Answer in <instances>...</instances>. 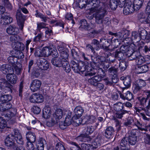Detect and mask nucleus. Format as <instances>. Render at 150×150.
Here are the masks:
<instances>
[{"mask_svg":"<svg viewBox=\"0 0 150 150\" xmlns=\"http://www.w3.org/2000/svg\"><path fill=\"white\" fill-rule=\"evenodd\" d=\"M7 126L6 121L1 117H0V128L3 129Z\"/></svg>","mask_w":150,"mask_h":150,"instance_id":"nucleus-47","label":"nucleus"},{"mask_svg":"<svg viewBox=\"0 0 150 150\" xmlns=\"http://www.w3.org/2000/svg\"><path fill=\"white\" fill-rule=\"evenodd\" d=\"M94 130L93 127L92 126H87L84 130V132L85 134L88 135L92 134Z\"/></svg>","mask_w":150,"mask_h":150,"instance_id":"nucleus-39","label":"nucleus"},{"mask_svg":"<svg viewBox=\"0 0 150 150\" xmlns=\"http://www.w3.org/2000/svg\"><path fill=\"white\" fill-rule=\"evenodd\" d=\"M124 56V54L120 51L117 50L115 53V57L117 58H119L120 59L121 58H123Z\"/></svg>","mask_w":150,"mask_h":150,"instance_id":"nucleus-53","label":"nucleus"},{"mask_svg":"<svg viewBox=\"0 0 150 150\" xmlns=\"http://www.w3.org/2000/svg\"><path fill=\"white\" fill-rule=\"evenodd\" d=\"M51 62L52 64L56 67H60L62 66L67 72L69 73L71 71L70 66L68 62H64L60 58H53Z\"/></svg>","mask_w":150,"mask_h":150,"instance_id":"nucleus-4","label":"nucleus"},{"mask_svg":"<svg viewBox=\"0 0 150 150\" xmlns=\"http://www.w3.org/2000/svg\"><path fill=\"white\" fill-rule=\"evenodd\" d=\"M63 114H64V111L63 112L61 109L59 108L57 109L53 114L52 116L51 117V121L52 122L51 125L58 123L59 120L62 118Z\"/></svg>","mask_w":150,"mask_h":150,"instance_id":"nucleus-7","label":"nucleus"},{"mask_svg":"<svg viewBox=\"0 0 150 150\" xmlns=\"http://www.w3.org/2000/svg\"><path fill=\"white\" fill-rule=\"evenodd\" d=\"M144 1V0H134L132 4L135 11H137L142 7Z\"/></svg>","mask_w":150,"mask_h":150,"instance_id":"nucleus-28","label":"nucleus"},{"mask_svg":"<svg viewBox=\"0 0 150 150\" xmlns=\"http://www.w3.org/2000/svg\"><path fill=\"white\" fill-rule=\"evenodd\" d=\"M12 18L8 16H3L0 19V23L3 24H7L12 22Z\"/></svg>","mask_w":150,"mask_h":150,"instance_id":"nucleus-22","label":"nucleus"},{"mask_svg":"<svg viewBox=\"0 0 150 150\" xmlns=\"http://www.w3.org/2000/svg\"><path fill=\"white\" fill-rule=\"evenodd\" d=\"M120 97L123 100H131L133 98V96L132 93L129 91H127L125 95L121 93L120 94Z\"/></svg>","mask_w":150,"mask_h":150,"instance_id":"nucleus-25","label":"nucleus"},{"mask_svg":"<svg viewBox=\"0 0 150 150\" xmlns=\"http://www.w3.org/2000/svg\"><path fill=\"white\" fill-rule=\"evenodd\" d=\"M87 135L86 134H82L77 138V139L78 141L85 142L86 141Z\"/></svg>","mask_w":150,"mask_h":150,"instance_id":"nucleus-51","label":"nucleus"},{"mask_svg":"<svg viewBox=\"0 0 150 150\" xmlns=\"http://www.w3.org/2000/svg\"><path fill=\"white\" fill-rule=\"evenodd\" d=\"M128 32L127 30L124 29L121 32L116 33V37H118V38H123L124 37V34H126Z\"/></svg>","mask_w":150,"mask_h":150,"instance_id":"nucleus-50","label":"nucleus"},{"mask_svg":"<svg viewBox=\"0 0 150 150\" xmlns=\"http://www.w3.org/2000/svg\"><path fill=\"white\" fill-rule=\"evenodd\" d=\"M92 6L90 9L91 13H94L93 17L95 22L98 24H107L109 22V18L104 16L107 14V11L105 8L101 6L100 0H92L89 1L88 4Z\"/></svg>","mask_w":150,"mask_h":150,"instance_id":"nucleus-1","label":"nucleus"},{"mask_svg":"<svg viewBox=\"0 0 150 150\" xmlns=\"http://www.w3.org/2000/svg\"><path fill=\"white\" fill-rule=\"evenodd\" d=\"M60 56L61 59L64 62H67V59H68L69 54L67 50H64L60 52Z\"/></svg>","mask_w":150,"mask_h":150,"instance_id":"nucleus-34","label":"nucleus"},{"mask_svg":"<svg viewBox=\"0 0 150 150\" xmlns=\"http://www.w3.org/2000/svg\"><path fill=\"white\" fill-rule=\"evenodd\" d=\"M71 112L69 110H64V115L66 116L63 124L64 126H68L73 122V119L71 118Z\"/></svg>","mask_w":150,"mask_h":150,"instance_id":"nucleus-10","label":"nucleus"},{"mask_svg":"<svg viewBox=\"0 0 150 150\" xmlns=\"http://www.w3.org/2000/svg\"><path fill=\"white\" fill-rule=\"evenodd\" d=\"M43 34L40 33L38 34L37 36H35L33 38V41L34 42L39 41L42 39L43 36Z\"/></svg>","mask_w":150,"mask_h":150,"instance_id":"nucleus-57","label":"nucleus"},{"mask_svg":"<svg viewBox=\"0 0 150 150\" xmlns=\"http://www.w3.org/2000/svg\"><path fill=\"white\" fill-rule=\"evenodd\" d=\"M22 51H16L15 52L16 54L14 55L16 58L21 59L23 58L24 57V55Z\"/></svg>","mask_w":150,"mask_h":150,"instance_id":"nucleus-56","label":"nucleus"},{"mask_svg":"<svg viewBox=\"0 0 150 150\" xmlns=\"http://www.w3.org/2000/svg\"><path fill=\"white\" fill-rule=\"evenodd\" d=\"M127 137L124 138L120 142V150H129V144Z\"/></svg>","mask_w":150,"mask_h":150,"instance_id":"nucleus-20","label":"nucleus"},{"mask_svg":"<svg viewBox=\"0 0 150 150\" xmlns=\"http://www.w3.org/2000/svg\"><path fill=\"white\" fill-rule=\"evenodd\" d=\"M119 67L121 71H124L126 68L125 62H120L119 64Z\"/></svg>","mask_w":150,"mask_h":150,"instance_id":"nucleus-60","label":"nucleus"},{"mask_svg":"<svg viewBox=\"0 0 150 150\" xmlns=\"http://www.w3.org/2000/svg\"><path fill=\"white\" fill-rule=\"evenodd\" d=\"M98 75L93 76L88 80V82L95 86H96V85L102 80V78L104 77L98 73Z\"/></svg>","mask_w":150,"mask_h":150,"instance_id":"nucleus-14","label":"nucleus"},{"mask_svg":"<svg viewBox=\"0 0 150 150\" xmlns=\"http://www.w3.org/2000/svg\"><path fill=\"white\" fill-rule=\"evenodd\" d=\"M128 113V111L125 110H123L120 111H117L115 114L116 117L119 119H121L123 117V115L125 113Z\"/></svg>","mask_w":150,"mask_h":150,"instance_id":"nucleus-45","label":"nucleus"},{"mask_svg":"<svg viewBox=\"0 0 150 150\" xmlns=\"http://www.w3.org/2000/svg\"><path fill=\"white\" fill-rule=\"evenodd\" d=\"M70 64L73 70L76 73H78L79 71V67L78 63L74 61H71Z\"/></svg>","mask_w":150,"mask_h":150,"instance_id":"nucleus-36","label":"nucleus"},{"mask_svg":"<svg viewBox=\"0 0 150 150\" xmlns=\"http://www.w3.org/2000/svg\"><path fill=\"white\" fill-rule=\"evenodd\" d=\"M51 115L50 108L48 106L45 107L43 110V117L45 119H49Z\"/></svg>","mask_w":150,"mask_h":150,"instance_id":"nucleus-27","label":"nucleus"},{"mask_svg":"<svg viewBox=\"0 0 150 150\" xmlns=\"http://www.w3.org/2000/svg\"><path fill=\"white\" fill-rule=\"evenodd\" d=\"M13 132L14 134L9 135L6 137L5 141V144L7 146L11 147L14 150H18V147H23L22 145L16 147L13 139L15 138L17 143L21 145L24 144V142L18 130L14 129Z\"/></svg>","mask_w":150,"mask_h":150,"instance_id":"nucleus-2","label":"nucleus"},{"mask_svg":"<svg viewBox=\"0 0 150 150\" xmlns=\"http://www.w3.org/2000/svg\"><path fill=\"white\" fill-rule=\"evenodd\" d=\"M80 1L79 5L80 8H81L85 7L86 4H88V3H87V0H80Z\"/></svg>","mask_w":150,"mask_h":150,"instance_id":"nucleus-59","label":"nucleus"},{"mask_svg":"<svg viewBox=\"0 0 150 150\" xmlns=\"http://www.w3.org/2000/svg\"><path fill=\"white\" fill-rule=\"evenodd\" d=\"M45 35L47 36H50L52 34V31L50 26H48L45 29Z\"/></svg>","mask_w":150,"mask_h":150,"instance_id":"nucleus-58","label":"nucleus"},{"mask_svg":"<svg viewBox=\"0 0 150 150\" xmlns=\"http://www.w3.org/2000/svg\"><path fill=\"white\" fill-rule=\"evenodd\" d=\"M101 143V140L100 138H97L95 139L91 145L93 146V150L99 147L100 146Z\"/></svg>","mask_w":150,"mask_h":150,"instance_id":"nucleus-32","label":"nucleus"},{"mask_svg":"<svg viewBox=\"0 0 150 150\" xmlns=\"http://www.w3.org/2000/svg\"><path fill=\"white\" fill-rule=\"evenodd\" d=\"M127 138L129 144L131 145H134L137 142V138L136 136H129Z\"/></svg>","mask_w":150,"mask_h":150,"instance_id":"nucleus-38","label":"nucleus"},{"mask_svg":"<svg viewBox=\"0 0 150 150\" xmlns=\"http://www.w3.org/2000/svg\"><path fill=\"white\" fill-rule=\"evenodd\" d=\"M18 30V28L15 26L10 25L7 28V33L9 34L15 35L16 34Z\"/></svg>","mask_w":150,"mask_h":150,"instance_id":"nucleus-30","label":"nucleus"},{"mask_svg":"<svg viewBox=\"0 0 150 150\" xmlns=\"http://www.w3.org/2000/svg\"><path fill=\"white\" fill-rule=\"evenodd\" d=\"M74 112L76 116L78 117H80L82 115L83 112V110L82 107L81 106H78L76 107L74 110Z\"/></svg>","mask_w":150,"mask_h":150,"instance_id":"nucleus-33","label":"nucleus"},{"mask_svg":"<svg viewBox=\"0 0 150 150\" xmlns=\"http://www.w3.org/2000/svg\"><path fill=\"white\" fill-rule=\"evenodd\" d=\"M118 3L117 0H110V6L112 10H115L118 6Z\"/></svg>","mask_w":150,"mask_h":150,"instance_id":"nucleus-43","label":"nucleus"},{"mask_svg":"<svg viewBox=\"0 0 150 150\" xmlns=\"http://www.w3.org/2000/svg\"><path fill=\"white\" fill-rule=\"evenodd\" d=\"M6 78L7 80L12 84H15L17 82L18 78L14 73L11 74H7Z\"/></svg>","mask_w":150,"mask_h":150,"instance_id":"nucleus-24","label":"nucleus"},{"mask_svg":"<svg viewBox=\"0 0 150 150\" xmlns=\"http://www.w3.org/2000/svg\"><path fill=\"white\" fill-rule=\"evenodd\" d=\"M80 24L82 28L87 30H90L94 27V25L93 24H88L86 21L85 19L81 20L80 21Z\"/></svg>","mask_w":150,"mask_h":150,"instance_id":"nucleus-21","label":"nucleus"},{"mask_svg":"<svg viewBox=\"0 0 150 150\" xmlns=\"http://www.w3.org/2000/svg\"><path fill=\"white\" fill-rule=\"evenodd\" d=\"M134 11H135V10L131 1H126L124 4L123 13L125 15H128L132 13Z\"/></svg>","mask_w":150,"mask_h":150,"instance_id":"nucleus-8","label":"nucleus"},{"mask_svg":"<svg viewBox=\"0 0 150 150\" xmlns=\"http://www.w3.org/2000/svg\"><path fill=\"white\" fill-rule=\"evenodd\" d=\"M80 117H78L76 116H74L72 118L73 120V122H75L77 125H79L81 124L83 125L86 123V119L82 120L81 119L79 118Z\"/></svg>","mask_w":150,"mask_h":150,"instance_id":"nucleus-35","label":"nucleus"},{"mask_svg":"<svg viewBox=\"0 0 150 150\" xmlns=\"http://www.w3.org/2000/svg\"><path fill=\"white\" fill-rule=\"evenodd\" d=\"M10 41L11 42V46L12 47H15V45L19 42L20 38L19 36L16 34L13 35L10 38Z\"/></svg>","mask_w":150,"mask_h":150,"instance_id":"nucleus-26","label":"nucleus"},{"mask_svg":"<svg viewBox=\"0 0 150 150\" xmlns=\"http://www.w3.org/2000/svg\"><path fill=\"white\" fill-rule=\"evenodd\" d=\"M79 71L81 72H85V75L86 76H90L95 75L96 73L97 70L94 69H92L91 65L88 63L86 62L84 64H82L79 67Z\"/></svg>","mask_w":150,"mask_h":150,"instance_id":"nucleus-5","label":"nucleus"},{"mask_svg":"<svg viewBox=\"0 0 150 150\" xmlns=\"http://www.w3.org/2000/svg\"><path fill=\"white\" fill-rule=\"evenodd\" d=\"M145 112L147 115L150 116V98L149 99L148 105L146 106V110Z\"/></svg>","mask_w":150,"mask_h":150,"instance_id":"nucleus-62","label":"nucleus"},{"mask_svg":"<svg viewBox=\"0 0 150 150\" xmlns=\"http://www.w3.org/2000/svg\"><path fill=\"white\" fill-rule=\"evenodd\" d=\"M92 46H94L95 50H97L99 49V43L98 41L96 39H94L92 41Z\"/></svg>","mask_w":150,"mask_h":150,"instance_id":"nucleus-52","label":"nucleus"},{"mask_svg":"<svg viewBox=\"0 0 150 150\" xmlns=\"http://www.w3.org/2000/svg\"><path fill=\"white\" fill-rule=\"evenodd\" d=\"M16 17L18 25L22 29L23 27L24 22L25 20V16L21 12V10H18Z\"/></svg>","mask_w":150,"mask_h":150,"instance_id":"nucleus-12","label":"nucleus"},{"mask_svg":"<svg viewBox=\"0 0 150 150\" xmlns=\"http://www.w3.org/2000/svg\"><path fill=\"white\" fill-rule=\"evenodd\" d=\"M96 120V117L94 116H91L88 117L87 121H86L85 124L92 123L94 122Z\"/></svg>","mask_w":150,"mask_h":150,"instance_id":"nucleus-55","label":"nucleus"},{"mask_svg":"<svg viewBox=\"0 0 150 150\" xmlns=\"http://www.w3.org/2000/svg\"><path fill=\"white\" fill-rule=\"evenodd\" d=\"M38 65L40 69L44 70H47L49 67L47 61L42 58H40L38 61Z\"/></svg>","mask_w":150,"mask_h":150,"instance_id":"nucleus-15","label":"nucleus"},{"mask_svg":"<svg viewBox=\"0 0 150 150\" xmlns=\"http://www.w3.org/2000/svg\"><path fill=\"white\" fill-rule=\"evenodd\" d=\"M32 111L34 113L38 114L40 112L41 109L38 107L35 106L33 107Z\"/></svg>","mask_w":150,"mask_h":150,"instance_id":"nucleus-64","label":"nucleus"},{"mask_svg":"<svg viewBox=\"0 0 150 150\" xmlns=\"http://www.w3.org/2000/svg\"><path fill=\"white\" fill-rule=\"evenodd\" d=\"M41 84V83L40 81L36 79L34 80L31 83V90L34 92L38 91L40 89Z\"/></svg>","mask_w":150,"mask_h":150,"instance_id":"nucleus-16","label":"nucleus"},{"mask_svg":"<svg viewBox=\"0 0 150 150\" xmlns=\"http://www.w3.org/2000/svg\"><path fill=\"white\" fill-rule=\"evenodd\" d=\"M138 18L139 21L142 23L146 24L150 22V14L147 16L145 13H142L139 14Z\"/></svg>","mask_w":150,"mask_h":150,"instance_id":"nucleus-18","label":"nucleus"},{"mask_svg":"<svg viewBox=\"0 0 150 150\" xmlns=\"http://www.w3.org/2000/svg\"><path fill=\"white\" fill-rule=\"evenodd\" d=\"M1 70L2 73L6 74H13L14 73V70L12 67L8 64H3L1 67Z\"/></svg>","mask_w":150,"mask_h":150,"instance_id":"nucleus-17","label":"nucleus"},{"mask_svg":"<svg viewBox=\"0 0 150 150\" xmlns=\"http://www.w3.org/2000/svg\"><path fill=\"white\" fill-rule=\"evenodd\" d=\"M108 70L110 75L111 76H111L112 81H109L108 79H105V83L107 85H111L112 83H116L117 82V71L116 69L113 67L110 68Z\"/></svg>","mask_w":150,"mask_h":150,"instance_id":"nucleus-9","label":"nucleus"},{"mask_svg":"<svg viewBox=\"0 0 150 150\" xmlns=\"http://www.w3.org/2000/svg\"><path fill=\"white\" fill-rule=\"evenodd\" d=\"M142 32L144 33H145L146 34L147 32L145 30H142L140 33H138L136 31L132 32V36L131 37V39L132 40L136 39L138 37H139V36L140 37H141L143 35L142 34Z\"/></svg>","mask_w":150,"mask_h":150,"instance_id":"nucleus-31","label":"nucleus"},{"mask_svg":"<svg viewBox=\"0 0 150 150\" xmlns=\"http://www.w3.org/2000/svg\"><path fill=\"white\" fill-rule=\"evenodd\" d=\"M105 62L102 63V64L100 66V67L98 69V73L102 75L103 76H104L105 75V71L103 70V69L105 70H106L110 67L109 63L113 62L115 60L114 59H112L113 58L110 52H106L105 53Z\"/></svg>","mask_w":150,"mask_h":150,"instance_id":"nucleus-3","label":"nucleus"},{"mask_svg":"<svg viewBox=\"0 0 150 150\" xmlns=\"http://www.w3.org/2000/svg\"><path fill=\"white\" fill-rule=\"evenodd\" d=\"M123 83L124 85L127 88L129 87L131 85L130 78L129 77H126Z\"/></svg>","mask_w":150,"mask_h":150,"instance_id":"nucleus-54","label":"nucleus"},{"mask_svg":"<svg viewBox=\"0 0 150 150\" xmlns=\"http://www.w3.org/2000/svg\"><path fill=\"white\" fill-rule=\"evenodd\" d=\"M124 108L123 104L119 102L114 105V109L117 111H122Z\"/></svg>","mask_w":150,"mask_h":150,"instance_id":"nucleus-42","label":"nucleus"},{"mask_svg":"<svg viewBox=\"0 0 150 150\" xmlns=\"http://www.w3.org/2000/svg\"><path fill=\"white\" fill-rule=\"evenodd\" d=\"M26 138L27 142H35L36 137L35 134L30 132H28L26 134Z\"/></svg>","mask_w":150,"mask_h":150,"instance_id":"nucleus-29","label":"nucleus"},{"mask_svg":"<svg viewBox=\"0 0 150 150\" xmlns=\"http://www.w3.org/2000/svg\"><path fill=\"white\" fill-rule=\"evenodd\" d=\"M47 25L43 22L40 23H37V28L38 30L39 31H40L41 29L45 28L46 29V28H47L48 26H47Z\"/></svg>","mask_w":150,"mask_h":150,"instance_id":"nucleus-48","label":"nucleus"},{"mask_svg":"<svg viewBox=\"0 0 150 150\" xmlns=\"http://www.w3.org/2000/svg\"><path fill=\"white\" fill-rule=\"evenodd\" d=\"M45 142L44 139H41L36 145L37 150H44V143Z\"/></svg>","mask_w":150,"mask_h":150,"instance_id":"nucleus-41","label":"nucleus"},{"mask_svg":"<svg viewBox=\"0 0 150 150\" xmlns=\"http://www.w3.org/2000/svg\"><path fill=\"white\" fill-rule=\"evenodd\" d=\"M138 70L139 71L138 73H145L148 70V67L146 65H143L138 68Z\"/></svg>","mask_w":150,"mask_h":150,"instance_id":"nucleus-46","label":"nucleus"},{"mask_svg":"<svg viewBox=\"0 0 150 150\" xmlns=\"http://www.w3.org/2000/svg\"><path fill=\"white\" fill-rule=\"evenodd\" d=\"M56 150H65L63 145L60 143H58L56 145Z\"/></svg>","mask_w":150,"mask_h":150,"instance_id":"nucleus-63","label":"nucleus"},{"mask_svg":"<svg viewBox=\"0 0 150 150\" xmlns=\"http://www.w3.org/2000/svg\"><path fill=\"white\" fill-rule=\"evenodd\" d=\"M52 56L54 58H56L58 56L59 54L55 47L54 45H53V48H52Z\"/></svg>","mask_w":150,"mask_h":150,"instance_id":"nucleus-61","label":"nucleus"},{"mask_svg":"<svg viewBox=\"0 0 150 150\" xmlns=\"http://www.w3.org/2000/svg\"><path fill=\"white\" fill-rule=\"evenodd\" d=\"M114 131V129L112 127L109 126L105 129L104 136L106 138L110 139L112 137Z\"/></svg>","mask_w":150,"mask_h":150,"instance_id":"nucleus-23","label":"nucleus"},{"mask_svg":"<svg viewBox=\"0 0 150 150\" xmlns=\"http://www.w3.org/2000/svg\"><path fill=\"white\" fill-rule=\"evenodd\" d=\"M13 110H14V112H8V113H7L4 116L6 118V120L8 121L11 120L12 117H13L15 116L16 111V109H11V111H12Z\"/></svg>","mask_w":150,"mask_h":150,"instance_id":"nucleus-40","label":"nucleus"},{"mask_svg":"<svg viewBox=\"0 0 150 150\" xmlns=\"http://www.w3.org/2000/svg\"><path fill=\"white\" fill-rule=\"evenodd\" d=\"M139 100V102L140 105L143 107L146 106H147L148 105V103H147V99L144 97H139L138 98Z\"/></svg>","mask_w":150,"mask_h":150,"instance_id":"nucleus-44","label":"nucleus"},{"mask_svg":"<svg viewBox=\"0 0 150 150\" xmlns=\"http://www.w3.org/2000/svg\"><path fill=\"white\" fill-rule=\"evenodd\" d=\"M16 57L14 55V56H10L8 58V62L12 65L13 66V65H15L17 59H15Z\"/></svg>","mask_w":150,"mask_h":150,"instance_id":"nucleus-49","label":"nucleus"},{"mask_svg":"<svg viewBox=\"0 0 150 150\" xmlns=\"http://www.w3.org/2000/svg\"><path fill=\"white\" fill-rule=\"evenodd\" d=\"M128 59L129 60L135 59L136 64L138 65H142L145 62L144 57L137 51H134L132 53Z\"/></svg>","mask_w":150,"mask_h":150,"instance_id":"nucleus-6","label":"nucleus"},{"mask_svg":"<svg viewBox=\"0 0 150 150\" xmlns=\"http://www.w3.org/2000/svg\"><path fill=\"white\" fill-rule=\"evenodd\" d=\"M120 52H122L124 54L126 53L128 56V58L129 56L132 54L134 51L133 49H131V47L130 46H129L127 45H122L120 48L119 50Z\"/></svg>","mask_w":150,"mask_h":150,"instance_id":"nucleus-19","label":"nucleus"},{"mask_svg":"<svg viewBox=\"0 0 150 150\" xmlns=\"http://www.w3.org/2000/svg\"><path fill=\"white\" fill-rule=\"evenodd\" d=\"M30 101L33 103H42L44 101L43 96L38 93H34L30 98Z\"/></svg>","mask_w":150,"mask_h":150,"instance_id":"nucleus-11","label":"nucleus"},{"mask_svg":"<svg viewBox=\"0 0 150 150\" xmlns=\"http://www.w3.org/2000/svg\"><path fill=\"white\" fill-rule=\"evenodd\" d=\"M53 48V45L43 47L40 51V56L48 57L52 54V50Z\"/></svg>","mask_w":150,"mask_h":150,"instance_id":"nucleus-13","label":"nucleus"},{"mask_svg":"<svg viewBox=\"0 0 150 150\" xmlns=\"http://www.w3.org/2000/svg\"><path fill=\"white\" fill-rule=\"evenodd\" d=\"M15 47H12L15 50L23 51L25 49V45L22 43L19 42L15 45Z\"/></svg>","mask_w":150,"mask_h":150,"instance_id":"nucleus-37","label":"nucleus"}]
</instances>
